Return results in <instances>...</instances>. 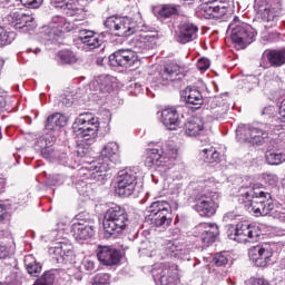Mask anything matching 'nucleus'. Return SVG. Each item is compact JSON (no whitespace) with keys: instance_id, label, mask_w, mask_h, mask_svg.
Segmentation results:
<instances>
[{"instance_id":"1","label":"nucleus","mask_w":285,"mask_h":285,"mask_svg":"<svg viewBox=\"0 0 285 285\" xmlns=\"http://www.w3.org/2000/svg\"><path fill=\"white\" fill-rule=\"evenodd\" d=\"M198 188L202 189L199 195L196 197V204L194 209L200 217H213L219 208L217 200L219 199V193L215 191L217 183L215 178L199 181Z\"/></svg>"},{"instance_id":"2","label":"nucleus","mask_w":285,"mask_h":285,"mask_svg":"<svg viewBox=\"0 0 285 285\" xmlns=\"http://www.w3.org/2000/svg\"><path fill=\"white\" fill-rule=\"evenodd\" d=\"M102 159L92 161L89 165V170H91V177L95 181L104 184L108 179V169L110 164H120L121 156L119 155V145L115 141L108 142L101 150Z\"/></svg>"},{"instance_id":"3","label":"nucleus","mask_w":285,"mask_h":285,"mask_svg":"<svg viewBox=\"0 0 285 285\" xmlns=\"http://www.w3.org/2000/svg\"><path fill=\"white\" fill-rule=\"evenodd\" d=\"M175 159H177V148H175L173 141H167L160 149H150L145 164L149 168L156 166L159 173H168L175 166Z\"/></svg>"},{"instance_id":"4","label":"nucleus","mask_w":285,"mask_h":285,"mask_svg":"<svg viewBox=\"0 0 285 285\" xmlns=\"http://www.w3.org/2000/svg\"><path fill=\"white\" fill-rule=\"evenodd\" d=\"M128 213L121 206H114L107 210L102 222L105 229V237L110 239L112 237H119L124 230L128 227Z\"/></svg>"},{"instance_id":"5","label":"nucleus","mask_w":285,"mask_h":285,"mask_svg":"<svg viewBox=\"0 0 285 285\" xmlns=\"http://www.w3.org/2000/svg\"><path fill=\"white\" fill-rule=\"evenodd\" d=\"M277 124L262 125L261 127L240 126L236 129V137L239 141L264 146L268 141V135L277 130Z\"/></svg>"},{"instance_id":"6","label":"nucleus","mask_w":285,"mask_h":285,"mask_svg":"<svg viewBox=\"0 0 285 285\" xmlns=\"http://www.w3.org/2000/svg\"><path fill=\"white\" fill-rule=\"evenodd\" d=\"M229 29L230 39L238 50H244L255 41V29L250 24L239 21L237 17L230 22Z\"/></svg>"},{"instance_id":"7","label":"nucleus","mask_w":285,"mask_h":285,"mask_svg":"<svg viewBox=\"0 0 285 285\" xmlns=\"http://www.w3.org/2000/svg\"><path fill=\"white\" fill-rule=\"evenodd\" d=\"M105 27L115 32L116 37H132V35L139 32V28H141L132 18L115 16L106 19Z\"/></svg>"},{"instance_id":"8","label":"nucleus","mask_w":285,"mask_h":285,"mask_svg":"<svg viewBox=\"0 0 285 285\" xmlns=\"http://www.w3.org/2000/svg\"><path fill=\"white\" fill-rule=\"evenodd\" d=\"M73 130L85 141H90L99 130V118L90 112L80 114L73 122Z\"/></svg>"},{"instance_id":"9","label":"nucleus","mask_w":285,"mask_h":285,"mask_svg":"<svg viewBox=\"0 0 285 285\" xmlns=\"http://www.w3.org/2000/svg\"><path fill=\"white\" fill-rule=\"evenodd\" d=\"M155 282L161 285H177L179 282V267L175 263H156L151 268Z\"/></svg>"},{"instance_id":"10","label":"nucleus","mask_w":285,"mask_h":285,"mask_svg":"<svg viewBox=\"0 0 285 285\" xmlns=\"http://www.w3.org/2000/svg\"><path fill=\"white\" fill-rule=\"evenodd\" d=\"M198 13L204 19H222L228 12V7L224 3L217 2V0H199ZM180 3L185 6H191L195 0H180Z\"/></svg>"},{"instance_id":"11","label":"nucleus","mask_w":285,"mask_h":285,"mask_svg":"<svg viewBox=\"0 0 285 285\" xmlns=\"http://www.w3.org/2000/svg\"><path fill=\"white\" fill-rule=\"evenodd\" d=\"M138 177L137 169L127 168L120 170L116 181V194L119 197H130L135 193Z\"/></svg>"},{"instance_id":"12","label":"nucleus","mask_w":285,"mask_h":285,"mask_svg":"<svg viewBox=\"0 0 285 285\" xmlns=\"http://www.w3.org/2000/svg\"><path fill=\"white\" fill-rule=\"evenodd\" d=\"M275 208L273 198L269 193L258 191L253 198L248 213H253L255 217H266Z\"/></svg>"},{"instance_id":"13","label":"nucleus","mask_w":285,"mask_h":285,"mask_svg":"<svg viewBox=\"0 0 285 285\" xmlns=\"http://www.w3.org/2000/svg\"><path fill=\"white\" fill-rule=\"evenodd\" d=\"M249 259L258 268H266L273 262V246L269 243L256 245L248 250Z\"/></svg>"},{"instance_id":"14","label":"nucleus","mask_w":285,"mask_h":285,"mask_svg":"<svg viewBox=\"0 0 285 285\" xmlns=\"http://www.w3.org/2000/svg\"><path fill=\"white\" fill-rule=\"evenodd\" d=\"M137 61V53L132 49H119L109 56V63L114 68H132Z\"/></svg>"},{"instance_id":"15","label":"nucleus","mask_w":285,"mask_h":285,"mask_svg":"<svg viewBox=\"0 0 285 285\" xmlns=\"http://www.w3.org/2000/svg\"><path fill=\"white\" fill-rule=\"evenodd\" d=\"M158 40L159 37H157L153 31H144L132 39V51L136 52V55L137 52H141L144 55L145 52H148V50H153V48L157 46Z\"/></svg>"},{"instance_id":"16","label":"nucleus","mask_w":285,"mask_h":285,"mask_svg":"<svg viewBox=\"0 0 285 285\" xmlns=\"http://www.w3.org/2000/svg\"><path fill=\"white\" fill-rule=\"evenodd\" d=\"M7 21L9 26L16 28V30H35L37 28V22L35 17L21 11H13L7 16Z\"/></svg>"},{"instance_id":"17","label":"nucleus","mask_w":285,"mask_h":285,"mask_svg":"<svg viewBox=\"0 0 285 285\" xmlns=\"http://www.w3.org/2000/svg\"><path fill=\"white\" fill-rule=\"evenodd\" d=\"M235 185H238V203L243 204L246 208V210H249L250 204H253V199L257 196V191L253 190V187H250V181L248 178L244 179L242 177H236L234 180Z\"/></svg>"},{"instance_id":"18","label":"nucleus","mask_w":285,"mask_h":285,"mask_svg":"<svg viewBox=\"0 0 285 285\" xmlns=\"http://www.w3.org/2000/svg\"><path fill=\"white\" fill-rule=\"evenodd\" d=\"M282 12V0H267L265 4H258L257 14L266 23L275 21Z\"/></svg>"},{"instance_id":"19","label":"nucleus","mask_w":285,"mask_h":285,"mask_svg":"<svg viewBox=\"0 0 285 285\" xmlns=\"http://www.w3.org/2000/svg\"><path fill=\"white\" fill-rule=\"evenodd\" d=\"M184 77H186V75H184V70L180 66L177 65V62H170L159 72L158 82L163 86H168V83H173V81H181Z\"/></svg>"},{"instance_id":"20","label":"nucleus","mask_w":285,"mask_h":285,"mask_svg":"<svg viewBox=\"0 0 285 285\" xmlns=\"http://www.w3.org/2000/svg\"><path fill=\"white\" fill-rule=\"evenodd\" d=\"M198 230H200V242L205 246H213L219 237V227L215 223H200Z\"/></svg>"},{"instance_id":"21","label":"nucleus","mask_w":285,"mask_h":285,"mask_svg":"<svg viewBox=\"0 0 285 285\" xmlns=\"http://www.w3.org/2000/svg\"><path fill=\"white\" fill-rule=\"evenodd\" d=\"M97 257L105 266H115L121 262V253L108 246L98 247Z\"/></svg>"},{"instance_id":"22","label":"nucleus","mask_w":285,"mask_h":285,"mask_svg":"<svg viewBox=\"0 0 285 285\" xmlns=\"http://www.w3.org/2000/svg\"><path fill=\"white\" fill-rule=\"evenodd\" d=\"M199 28L191 22H181L176 32V40L178 43H190L194 39H197V32Z\"/></svg>"},{"instance_id":"23","label":"nucleus","mask_w":285,"mask_h":285,"mask_svg":"<svg viewBox=\"0 0 285 285\" xmlns=\"http://www.w3.org/2000/svg\"><path fill=\"white\" fill-rule=\"evenodd\" d=\"M161 124L167 130H177L181 126V117L175 107H167L161 111Z\"/></svg>"},{"instance_id":"24","label":"nucleus","mask_w":285,"mask_h":285,"mask_svg":"<svg viewBox=\"0 0 285 285\" xmlns=\"http://www.w3.org/2000/svg\"><path fill=\"white\" fill-rule=\"evenodd\" d=\"M209 115L208 117L212 120L219 121V119H224V116L228 112V105L224 102L222 97H214L208 100Z\"/></svg>"},{"instance_id":"25","label":"nucleus","mask_w":285,"mask_h":285,"mask_svg":"<svg viewBox=\"0 0 285 285\" xmlns=\"http://www.w3.org/2000/svg\"><path fill=\"white\" fill-rule=\"evenodd\" d=\"M181 97L188 107L194 108L195 110H199L202 105L204 104V96L202 91L195 87H187L181 91Z\"/></svg>"},{"instance_id":"26","label":"nucleus","mask_w":285,"mask_h":285,"mask_svg":"<svg viewBox=\"0 0 285 285\" xmlns=\"http://www.w3.org/2000/svg\"><path fill=\"white\" fill-rule=\"evenodd\" d=\"M79 41L86 46L88 50L100 48L104 40L95 31L82 29L79 31Z\"/></svg>"},{"instance_id":"27","label":"nucleus","mask_w":285,"mask_h":285,"mask_svg":"<svg viewBox=\"0 0 285 285\" xmlns=\"http://www.w3.org/2000/svg\"><path fill=\"white\" fill-rule=\"evenodd\" d=\"M71 234L78 240L90 239L95 235V228L86 222H78L71 225Z\"/></svg>"},{"instance_id":"28","label":"nucleus","mask_w":285,"mask_h":285,"mask_svg":"<svg viewBox=\"0 0 285 285\" xmlns=\"http://www.w3.org/2000/svg\"><path fill=\"white\" fill-rule=\"evenodd\" d=\"M264 57H266L272 68H282V66H285V48L268 49L264 52Z\"/></svg>"},{"instance_id":"29","label":"nucleus","mask_w":285,"mask_h":285,"mask_svg":"<svg viewBox=\"0 0 285 285\" xmlns=\"http://www.w3.org/2000/svg\"><path fill=\"white\" fill-rule=\"evenodd\" d=\"M149 217H151V226L159 228V230H166L173 224V212L167 214H150Z\"/></svg>"},{"instance_id":"30","label":"nucleus","mask_w":285,"mask_h":285,"mask_svg":"<svg viewBox=\"0 0 285 285\" xmlns=\"http://www.w3.org/2000/svg\"><path fill=\"white\" fill-rule=\"evenodd\" d=\"M249 235H250V225L238 224L236 225V228H234L232 233L228 234V237L234 242L242 243V242H249Z\"/></svg>"},{"instance_id":"31","label":"nucleus","mask_w":285,"mask_h":285,"mask_svg":"<svg viewBox=\"0 0 285 285\" xmlns=\"http://www.w3.org/2000/svg\"><path fill=\"white\" fill-rule=\"evenodd\" d=\"M67 124H68V117L60 112H56L47 118L46 129L59 130V128H63V126H67Z\"/></svg>"},{"instance_id":"32","label":"nucleus","mask_w":285,"mask_h":285,"mask_svg":"<svg viewBox=\"0 0 285 285\" xmlns=\"http://www.w3.org/2000/svg\"><path fill=\"white\" fill-rule=\"evenodd\" d=\"M153 12L157 19H170V17L177 14L179 10L175 4H158L154 7Z\"/></svg>"},{"instance_id":"33","label":"nucleus","mask_w":285,"mask_h":285,"mask_svg":"<svg viewBox=\"0 0 285 285\" xmlns=\"http://www.w3.org/2000/svg\"><path fill=\"white\" fill-rule=\"evenodd\" d=\"M184 130L187 137H197V135L204 132V120L200 118H193L185 124Z\"/></svg>"},{"instance_id":"34","label":"nucleus","mask_w":285,"mask_h":285,"mask_svg":"<svg viewBox=\"0 0 285 285\" xmlns=\"http://www.w3.org/2000/svg\"><path fill=\"white\" fill-rule=\"evenodd\" d=\"M91 88L94 92H110L112 82L108 76H99L92 81Z\"/></svg>"},{"instance_id":"35","label":"nucleus","mask_w":285,"mask_h":285,"mask_svg":"<svg viewBox=\"0 0 285 285\" xmlns=\"http://www.w3.org/2000/svg\"><path fill=\"white\" fill-rule=\"evenodd\" d=\"M148 212L150 215H159V214H166L173 213V207H170V203L166 200H156L151 203V205L148 207Z\"/></svg>"},{"instance_id":"36","label":"nucleus","mask_w":285,"mask_h":285,"mask_svg":"<svg viewBox=\"0 0 285 285\" xmlns=\"http://www.w3.org/2000/svg\"><path fill=\"white\" fill-rule=\"evenodd\" d=\"M165 253L168 257H175L177 259H184L186 255V249L181 246L175 244V242H169L165 247Z\"/></svg>"},{"instance_id":"37","label":"nucleus","mask_w":285,"mask_h":285,"mask_svg":"<svg viewBox=\"0 0 285 285\" xmlns=\"http://www.w3.org/2000/svg\"><path fill=\"white\" fill-rule=\"evenodd\" d=\"M200 155L206 164H215L222 158V154L215 147L205 148Z\"/></svg>"},{"instance_id":"38","label":"nucleus","mask_w":285,"mask_h":285,"mask_svg":"<svg viewBox=\"0 0 285 285\" xmlns=\"http://www.w3.org/2000/svg\"><path fill=\"white\" fill-rule=\"evenodd\" d=\"M266 160L271 166H279V164H284L285 161V154L282 151L267 150Z\"/></svg>"},{"instance_id":"39","label":"nucleus","mask_w":285,"mask_h":285,"mask_svg":"<svg viewBox=\"0 0 285 285\" xmlns=\"http://www.w3.org/2000/svg\"><path fill=\"white\" fill-rule=\"evenodd\" d=\"M32 257L27 256L24 258V265L27 268V272L31 277H39V274L41 273V264H39L37 261H31Z\"/></svg>"},{"instance_id":"40","label":"nucleus","mask_w":285,"mask_h":285,"mask_svg":"<svg viewBox=\"0 0 285 285\" xmlns=\"http://www.w3.org/2000/svg\"><path fill=\"white\" fill-rule=\"evenodd\" d=\"M61 63H77V56L71 50H61L58 52Z\"/></svg>"},{"instance_id":"41","label":"nucleus","mask_w":285,"mask_h":285,"mask_svg":"<svg viewBox=\"0 0 285 285\" xmlns=\"http://www.w3.org/2000/svg\"><path fill=\"white\" fill-rule=\"evenodd\" d=\"M72 246L62 244V257L57 258L58 264H68L72 259Z\"/></svg>"},{"instance_id":"42","label":"nucleus","mask_w":285,"mask_h":285,"mask_svg":"<svg viewBox=\"0 0 285 285\" xmlns=\"http://www.w3.org/2000/svg\"><path fill=\"white\" fill-rule=\"evenodd\" d=\"M279 118H277L274 124L277 125V130H284L285 128V98L279 104Z\"/></svg>"},{"instance_id":"43","label":"nucleus","mask_w":285,"mask_h":285,"mask_svg":"<svg viewBox=\"0 0 285 285\" xmlns=\"http://www.w3.org/2000/svg\"><path fill=\"white\" fill-rule=\"evenodd\" d=\"M57 154H58V151L55 150V146H52V145L43 147L40 151V155L45 159H48L49 161H55L57 159Z\"/></svg>"},{"instance_id":"44","label":"nucleus","mask_w":285,"mask_h":285,"mask_svg":"<svg viewBox=\"0 0 285 285\" xmlns=\"http://www.w3.org/2000/svg\"><path fill=\"white\" fill-rule=\"evenodd\" d=\"M33 285H55V273L46 272Z\"/></svg>"},{"instance_id":"45","label":"nucleus","mask_w":285,"mask_h":285,"mask_svg":"<svg viewBox=\"0 0 285 285\" xmlns=\"http://www.w3.org/2000/svg\"><path fill=\"white\" fill-rule=\"evenodd\" d=\"M75 157V154L72 151L68 153H59L57 154L58 161L62 164V166H72V158Z\"/></svg>"},{"instance_id":"46","label":"nucleus","mask_w":285,"mask_h":285,"mask_svg":"<svg viewBox=\"0 0 285 285\" xmlns=\"http://www.w3.org/2000/svg\"><path fill=\"white\" fill-rule=\"evenodd\" d=\"M14 41V32H8L0 27V46H8Z\"/></svg>"},{"instance_id":"47","label":"nucleus","mask_w":285,"mask_h":285,"mask_svg":"<svg viewBox=\"0 0 285 285\" xmlns=\"http://www.w3.org/2000/svg\"><path fill=\"white\" fill-rule=\"evenodd\" d=\"M213 264H215V266H226V264H228V253L220 252L215 254L213 257Z\"/></svg>"},{"instance_id":"48","label":"nucleus","mask_w":285,"mask_h":285,"mask_svg":"<svg viewBox=\"0 0 285 285\" xmlns=\"http://www.w3.org/2000/svg\"><path fill=\"white\" fill-rule=\"evenodd\" d=\"M91 285H110V275L106 273L96 275Z\"/></svg>"},{"instance_id":"49","label":"nucleus","mask_w":285,"mask_h":285,"mask_svg":"<svg viewBox=\"0 0 285 285\" xmlns=\"http://www.w3.org/2000/svg\"><path fill=\"white\" fill-rule=\"evenodd\" d=\"M262 237V229L259 226L249 225V242H257Z\"/></svg>"},{"instance_id":"50","label":"nucleus","mask_w":285,"mask_h":285,"mask_svg":"<svg viewBox=\"0 0 285 285\" xmlns=\"http://www.w3.org/2000/svg\"><path fill=\"white\" fill-rule=\"evenodd\" d=\"M196 68L200 72H206V70H208V68H210V60L208 58L198 59V61L196 63Z\"/></svg>"},{"instance_id":"51","label":"nucleus","mask_w":285,"mask_h":285,"mask_svg":"<svg viewBox=\"0 0 285 285\" xmlns=\"http://www.w3.org/2000/svg\"><path fill=\"white\" fill-rule=\"evenodd\" d=\"M66 181V176L63 175H53L49 180L48 184L49 186H61Z\"/></svg>"},{"instance_id":"52","label":"nucleus","mask_w":285,"mask_h":285,"mask_svg":"<svg viewBox=\"0 0 285 285\" xmlns=\"http://www.w3.org/2000/svg\"><path fill=\"white\" fill-rule=\"evenodd\" d=\"M20 2L26 8L37 9V8H41L43 0H20Z\"/></svg>"},{"instance_id":"53","label":"nucleus","mask_w":285,"mask_h":285,"mask_svg":"<svg viewBox=\"0 0 285 285\" xmlns=\"http://www.w3.org/2000/svg\"><path fill=\"white\" fill-rule=\"evenodd\" d=\"M49 253H50V255H52L53 259H56V262H57V258H58V257H62V254H63L62 244H59V245L56 246V247H51V248L49 249Z\"/></svg>"},{"instance_id":"54","label":"nucleus","mask_w":285,"mask_h":285,"mask_svg":"<svg viewBox=\"0 0 285 285\" xmlns=\"http://www.w3.org/2000/svg\"><path fill=\"white\" fill-rule=\"evenodd\" d=\"M273 219H277L278 222H285V212L282 209H275L274 212L269 213Z\"/></svg>"},{"instance_id":"55","label":"nucleus","mask_w":285,"mask_h":285,"mask_svg":"<svg viewBox=\"0 0 285 285\" xmlns=\"http://www.w3.org/2000/svg\"><path fill=\"white\" fill-rule=\"evenodd\" d=\"M52 8H59L60 10H66L68 8V1L66 0H50Z\"/></svg>"},{"instance_id":"56","label":"nucleus","mask_w":285,"mask_h":285,"mask_svg":"<svg viewBox=\"0 0 285 285\" xmlns=\"http://www.w3.org/2000/svg\"><path fill=\"white\" fill-rule=\"evenodd\" d=\"M82 267L85 268V271H95V261H92L91 258H83Z\"/></svg>"},{"instance_id":"57","label":"nucleus","mask_w":285,"mask_h":285,"mask_svg":"<svg viewBox=\"0 0 285 285\" xmlns=\"http://www.w3.org/2000/svg\"><path fill=\"white\" fill-rule=\"evenodd\" d=\"M61 104L62 106H66V108H70V106L75 104V98H72V96L62 97Z\"/></svg>"},{"instance_id":"58","label":"nucleus","mask_w":285,"mask_h":285,"mask_svg":"<svg viewBox=\"0 0 285 285\" xmlns=\"http://www.w3.org/2000/svg\"><path fill=\"white\" fill-rule=\"evenodd\" d=\"M10 255V248L6 245H0V259H6Z\"/></svg>"},{"instance_id":"59","label":"nucleus","mask_w":285,"mask_h":285,"mask_svg":"<svg viewBox=\"0 0 285 285\" xmlns=\"http://www.w3.org/2000/svg\"><path fill=\"white\" fill-rule=\"evenodd\" d=\"M273 112H275V107L273 106H268V107H265L262 111V115H266L267 117H271V115H273Z\"/></svg>"},{"instance_id":"60","label":"nucleus","mask_w":285,"mask_h":285,"mask_svg":"<svg viewBox=\"0 0 285 285\" xmlns=\"http://www.w3.org/2000/svg\"><path fill=\"white\" fill-rule=\"evenodd\" d=\"M6 217H8V210L0 204V222H3Z\"/></svg>"},{"instance_id":"61","label":"nucleus","mask_w":285,"mask_h":285,"mask_svg":"<svg viewBox=\"0 0 285 285\" xmlns=\"http://www.w3.org/2000/svg\"><path fill=\"white\" fill-rule=\"evenodd\" d=\"M45 39L47 41H52L55 39V32H52V30L47 29V31L45 32Z\"/></svg>"},{"instance_id":"62","label":"nucleus","mask_w":285,"mask_h":285,"mask_svg":"<svg viewBox=\"0 0 285 285\" xmlns=\"http://www.w3.org/2000/svg\"><path fill=\"white\" fill-rule=\"evenodd\" d=\"M140 255H145L146 257H153V252H148L146 248L139 249Z\"/></svg>"},{"instance_id":"63","label":"nucleus","mask_w":285,"mask_h":285,"mask_svg":"<svg viewBox=\"0 0 285 285\" xmlns=\"http://www.w3.org/2000/svg\"><path fill=\"white\" fill-rule=\"evenodd\" d=\"M230 219H235V213H233V212H229V213L224 215V220L225 222H228Z\"/></svg>"},{"instance_id":"64","label":"nucleus","mask_w":285,"mask_h":285,"mask_svg":"<svg viewBox=\"0 0 285 285\" xmlns=\"http://www.w3.org/2000/svg\"><path fill=\"white\" fill-rule=\"evenodd\" d=\"M0 108H6V97L0 96Z\"/></svg>"}]
</instances>
